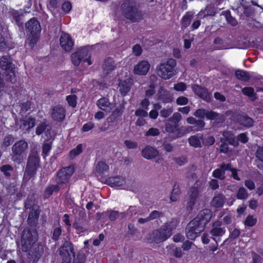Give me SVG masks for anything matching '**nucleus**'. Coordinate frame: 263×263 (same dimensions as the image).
<instances>
[{
    "label": "nucleus",
    "instance_id": "1",
    "mask_svg": "<svg viewBox=\"0 0 263 263\" xmlns=\"http://www.w3.org/2000/svg\"><path fill=\"white\" fill-rule=\"evenodd\" d=\"M212 217V212L209 209L201 211L197 216L191 221L186 228V236L191 240H194L202 232L205 225Z\"/></svg>",
    "mask_w": 263,
    "mask_h": 263
},
{
    "label": "nucleus",
    "instance_id": "2",
    "mask_svg": "<svg viewBox=\"0 0 263 263\" xmlns=\"http://www.w3.org/2000/svg\"><path fill=\"white\" fill-rule=\"evenodd\" d=\"M60 254L63 258L62 263H84L86 257L84 253L79 251L74 258V249L71 242L65 241L60 249Z\"/></svg>",
    "mask_w": 263,
    "mask_h": 263
},
{
    "label": "nucleus",
    "instance_id": "3",
    "mask_svg": "<svg viewBox=\"0 0 263 263\" xmlns=\"http://www.w3.org/2000/svg\"><path fill=\"white\" fill-rule=\"evenodd\" d=\"M176 226V221L167 222L160 229L154 231L149 235L147 240L149 242L159 243L166 240L171 236L172 230Z\"/></svg>",
    "mask_w": 263,
    "mask_h": 263
},
{
    "label": "nucleus",
    "instance_id": "4",
    "mask_svg": "<svg viewBox=\"0 0 263 263\" xmlns=\"http://www.w3.org/2000/svg\"><path fill=\"white\" fill-rule=\"evenodd\" d=\"M123 15L133 22L140 20L142 14L136 6V3L130 0H124L121 5Z\"/></svg>",
    "mask_w": 263,
    "mask_h": 263
},
{
    "label": "nucleus",
    "instance_id": "5",
    "mask_svg": "<svg viewBox=\"0 0 263 263\" xmlns=\"http://www.w3.org/2000/svg\"><path fill=\"white\" fill-rule=\"evenodd\" d=\"M176 65V62L173 59H169L166 62L161 63L156 67L158 76L164 80L170 79L174 74Z\"/></svg>",
    "mask_w": 263,
    "mask_h": 263
},
{
    "label": "nucleus",
    "instance_id": "6",
    "mask_svg": "<svg viewBox=\"0 0 263 263\" xmlns=\"http://www.w3.org/2000/svg\"><path fill=\"white\" fill-rule=\"evenodd\" d=\"M28 147V144L25 140H21L15 143L12 147L13 160L20 162L25 158Z\"/></svg>",
    "mask_w": 263,
    "mask_h": 263
},
{
    "label": "nucleus",
    "instance_id": "7",
    "mask_svg": "<svg viewBox=\"0 0 263 263\" xmlns=\"http://www.w3.org/2000/svg\"><path fill=\"white\" fill-rule=\"evenodd\" d=\"M106 182L111 187L121 189H128L130 187V181L120 176L110 177L107 179Z\"/></svg>",
    "mask_w": 263,
    "mask_h": 263
},
{
    "label": "nucleus",
    "instance_id": "8",
    "mask_svg": "<svg viewBox=\"0 0 263 263\" xmlns=\"http://www.w3.org/2000/svg\"><path fill=\"white\" fill-rule=\"evenodd\" d=\"M39 158L36 154H33L29 158L26 171L24 174V178L27 179L30 176L35 173L39 166Z\"/></svg>",
    "mask_w": 263,
    "mask_h": 263
},
{
    "label": "nucleus",
    "instance_id": "9",
    "mask_svg": "<svg viewBox=\"0 0 263 263\" xmlns=\"http://www.w3.org/2000/svg\"><path fill=\"white\" fill-rule=\"evenodd\" d=\"M165 128V130L167 133L172 134L174 138L182 137L185 134L190 133L192 130L191 127L181 128L179 129L178 127L177 124L174 123V125H172L169 123H166Z\"/></svg>",
    "mask_w": 263,
    "mask_h": 263
},
{
    "label": "nucleus",
    "instance_id": "10",
    "mask_svg": "<svg viewBox=\"0 0 263 263\" xmlns=\"http://www.w3.org/2000/svg\"><path fill=\"white\" fill-rule=\"evenodd\" d=\"M221 222L216 221L214 222L212 226V229L210 232L212 235V239L217 242V239L222 236L226 232V229L224 227H221Z\"/></svg>",
    "mask_w": 263,
    "mask_h": 263
},
{
    "label": "nucleus",
    "instance_id": "11",
    "mask_svg": "<svg viewBox=\"0 0 263 263\" xmlns=\"http://www.w3.org/2000/svg\"><path fill=\"white\" fill-rule=\"evenodd\" d=\"M16 124L19 126L20 129L25 133L35 126V120L34 118L31 117H25L20 121H17Z\"/></svg>",
    "mask_w": 263,
    "mask_h": 263
},
{
    "label": "nucleus",
    "instance_id": "12",
    "mask_svg": "<svg viewBox=\"0 0 263 263\" xmlns=\"http://www.w3.org/2000/svg\"><path fill=\"white\" fill-rule=\"evenodd\" d=\"M151 67L150 63L146 60L139 61L134 67L133 72L138 75H146Z\"/></svg>",
    "mask_w": 263,
    "mask_h": 263
},
{
    "label": "nucleus",
    "instance_id": "13",
    "mask_svg": "<svg viewBox=\"0 0 263 263\" xmlns=\"http://www.w3.org/2000/svg\"><path fill=\"white\" fill-rule=\"evenodd\" d=\"M74 172L73 166H70L61 169L58 174L59 183H66Z\"/></svg>",
    "mask_w": 263,
    "mask_h": 263
},
{
    "label": "nucleus",
    "instance_id": "14",
    "mask_svg": "<svg viewBox=\"0 0 263 263\" xmlns=\"http://www.w3.org/2000/svg\"><path fill=\"white\" fill-rule=\"evenodd\" d=\"M34 240L29 231H24L22 236V249L23 251L27 252L32 246Z\"/></svg>",
    "mask_w": 263,
    "mask_h": 263
},
{
    "label": "nucleus",
    "instance_id": "15",
    "mask_svg": "<svg viewBox=\"0 0 263 263\" xmlns=\"http://www.w3.org/2000/svg\"><path fill=\"white\" fill-rule=\"evenodd\" d=\"M60 43L62 48L66 51H70L74 44L70 35L65 33L62 34Z\"/></svg>",
    "mask_w": 263,
    "mask_h": 263
},
{
    "label": "nucleus",
    "instance_id": "16",
    "mask_svg": "<svg viewBox=\"0 0 263 263\" xmlns=\"http://www.w3.org/2000/svg\"><path fill=\"white\" fill-rule=\"evenodd\" d=\"M27 31L32 35L37 34L41 31V28L39 22L35 18L30 19L26 24Z\"/></svg>",
    "mask_w": 263,
    "mask_h": 263
},
{
    "label": "nucleus",
    "instance_id": "17",
    "mask_svg": "<svg viewBox=\"0 0 263 263\" xmlns=\"http://www.w3.org/2000/svg\"><path fill=\"white\" fill-rule=\"evenodd\" d=\"M158 154V151L151 146H146L141 151L142 156L146 159H152L156 157Z\"/></svg>",
    "mask_w": 263,
    "mask_h": 263
},
{
    "label": "nucleus",
    "instance_id": "18",
    "mask_svg": "<svg viewBox=\"0 0 263 263\" xmlns=\"http://www.w3.org/2000/svg\"><path fill=\"white\" fill-rule=\"evenodd\" d=\"M98 107L104 111L109 112L113 108V104L110 103L107 98H101L96 103Z\"/></svg>",
    "mask_w": 263,
    "mask_h": 263
},
{
    "label": "nucleus",
    "instance_id": "19",
    "mask_svg": "<svg viewBox=\"0 0 263 263\" xmlns=\"http://www.w3.org/2000/svg\"><path fill=\"white\" fill-rule=\"evenodd\" d=\"M51 115L52 118L54 120L61 121L65 118V111L62 106H56L53 107Z\"/></svg>",
    "mask_w": 263,
    "mask_h": 263
},
{
    "label": "nucleus",
    "instance_id": "20",
    "mask_svg": "<svg viewBox=\"0 0 263 263\" xmlns=\"http://www.w3.org/2000/svg\"><path fill=\"white\" fill-rule=\"evenodd\" d=\"M192 89L195 93L198 95L200 98H202L203 100L207 102L210 101V95L206 89L203 88H201L198 85L193 86Z\"/></svg>",
    "mask_w": 263,
    "mask_h": 263
},
{
    "label": "nucleus",
    "instance_id": "21",
    "mask_svg": "<svg viewBox=\"0 0 263 263\" xmlns=\"http://www.w3.org/2000/svg\"><path fill=\"white\" fill-rule=\"evenodd\" d=\"M189 198L188 201V204L190 207H192L195 202L197 201V199L199 196V192L196 187H192L189 192Z\"/></svg>",
    "mask_w": 263,
    "mask_h": 263
},
{
    "label": "nucleus",
    "instance_id": "22",
    "mask_svg": "<svg viewBox=\"0 0 263 263\" xmlns=\"http://www.w3.org/2000/svg\"><path fill=\"white\" fill-rule=\"evenodd\" d=\"M130 86L131 80L129 79H127L126 80L120 81L118 88L121 94L125 95L130 90Z\"/></svg>",
    "mask_w": 263,
    "mask_h": 263
},
{
    "label": "nucleus",
    "instance_id": "23",
    "mask_svg": "<svg viewBox=\"0 0 263 263\" xmlns=\"http://www.w3.org/2000/svg\"><path fill=\"white\" fill-rule=\"evenodd\" d=\"M203 140V135L198 134L196 135L192 136L188 139V141L190 146L195 148L201 147V141Z\"/></svg>",
    "mask_w": 263,
    "mask_h": 263
},
{
    "label": "nucleus",
    "instance_id": "24",
    "mask_svg": "<svg viewBox=\"0 0 263 263\" xmlns=\"http://www.w3.org/2000/svg\"><path fill=\"white\" fill-rule=\"evenodd\" d=\"M85 54H86V50L84 49H81L73 53L71 56L72 63L75 65H79L81 60L84 58Z\"/></svg>",
    "mask_w": 263,
    "mask_h": 263
},
{
    "label": "nucleus",
    "instance_id": "25",
    "mask_svg": "<svg viewBox=\"0 0 263 263\" xmlns=\"http://www.w3.org/2000/svg\"><path fill=\"white\" fill-rule=\"evenodd\" d=\"M226 201V198L223 195L218 194L213 198L211 205L215 208L222 207Z\"/></svg>",
    "mask_w": 263,
    "mask_h": 263
},
{
    "label": "nucleus",
    "instance_id": "26",
    "mask_svg": "<svg viewBox=\"0 0 263 263\" xmlns=\"http://www.w3.org/2000/svg\"><path fill=\"white\" fill-rule=\"evenodd\" d=\"M237 121L240 125L247 127H249L253 124V120L251 118L245 116H239Z\"/></svg>",
    "mask_w": 263,
    "mask_h": 263
},
{
    "label": "nucleus",
    "instance_id": "27",
    "mask_svg": "<svg viewBox=\"0 0 263 263\" xmlns=\"http://www.w3.org/2000/svg\"><path fill=\"white\" fill-rule=\"evenodd\" d=\"M206 118L209 120H216L218 122H222L224 120V116L213 111H206Z\"/></svg>",
    "mask_w": 263,
    "mask_h": 263
},
{
    "label": "nucleus",
    "instance_id": "28",
    "mask_svg": "<svg viewBox=\"0 0 263 263\" xmlns=\"http://www.w3.org/2000/svg\"><path fill=\"white\" fill-rule=\"evenodd\" d=\"M50 130V126L47 125L46 122H43L37 125L35 133L36 135H40L42 133H46Z\"/></svg>",
    "mask_w": 263,
    "mask_h": 263
},
{
    "label": "nucleus",
    "instance_id": "29",
    "mask_svg": "<svg viewBox=\"0 0 263 263\" xmlns=\"http://www.w3.org/2000/svg\"><path fill=\"white\" fill-rule=\"evenodd\" d=\"M242 92L245 95L247 96L252 100H254L256 99V94L254 92V90L252 87H244L242 89Z\"/></svg>",
    "mask_w": 263,
    "mask_h": 263
},
{
    "label": "nucleus",
    "instance_id": "30",
    "mask_svg": "<svg viewBox=\"0 0 263 263\" xmlns=\"http://www.w3.org/2000/svg\"><path fill=\"white\" fill-rule=\"evenodd\" d=\"M235 76L236 78L243 81H247L249 79V76L248 73L245 71L241 70H237L235 72Z\"/></svg>",
    "mask_w": 263,
    "mask_h": 263
},
{
    "label": "nucleus",
    "instance_id": "31",
    "mask_svg": "<svg viewBox=\"0 0 263 263\" xmlns=\"http://www.w3.org/2000/svg\"><path fill=\"white\" fill-rule=\"evenodd\" d=\"M103 68L106 74L108 73L109 71L112 70L114 69V65L112 61L110 59L105 61L103 65Z\"/></svg>",
    "mask_w": 263,
    "mask_h": 263
},
{
    "label": "nucleus",
    "instance_id": "32",
    "mask_svg": "<svg viewBox=\"0 0 263 263\" xmlns=\"http://www.w3.org/2000/svg\"><path fill=\"white\" fill-rule=\"evenodd\" d=\"M108 166L104 162H99L96 165V170L98 173H102L108 171Z\"/></svg>",
    "mask_w": 263,
    "mask_h": 263
},
{
    "label": "nucleus",
    "instance_id": "33",
    "mask_svg": "<svg viewBox=\"0 0 263 263\" xmlns=\"http://www.w3.org/2000/svg\"><path fill=\"white\" fill-rule=\"evenodd\" d=\"M257 222V218L252 215H249L245 220L244 224L248 227H253Z\"/></svg>",
    "mask_w": 263,
    "mask_h": 263
},
{
    "label": "nucleus",
    "instance_id": "34",
    "mask_svg": "<svg viewBox=\"0 0 263 263\" xmlns=\"http://www.w3.org/2000/svg\"><path fill=\"white\" fill-rule=\"evenodd\" d=\"M82 152V146L81 144H79L77 146L72 149L69 152V156L71 158L73 159L75 158L77 156L80 154Z\"/></svg>",
    "mask_w": 263,
    "mask_h": 263
},
{
    "label": "nucleus",
    "instance_id": "35",
    "mask_svg": "<svg viewBox=\"0 0 263 263\" xmlns=\"http://www.w3.org/2000/svg\"><path fill=\"white\" fill-rule=\"evenodd\" d=\"M193 15L190 12H187L182 18V26L187 27L191 23Z\"/></svg>",
    "mask_w": 263,
    "mask_h": 263
},
{
    "label": "nucleus",
    "instance_id": "36",
    "mask_svg": "<svg viewBox=\"0 0 263 263\" xmlns=\"http://www.w3.org/2000/svg\"><path fill=\"white\" fill-rule=\"evenodd\" d=\"M179 190L177 186H174L170 196V200L172 202L176 201L179 197Z\"/></svg>",
    "mask_w": 263,
    "mask_h": 263
},
{
    "label": "nucleus",
    "instance_id": "37",
    "mask_svg": "<svg viewBox=\"0 0 263 263\" xmlns=\"http://www.w3.org/2000/svg\"><path fill=\"white\" fill-rule=\"evenodd\" d=\"M248 194L244 187L239 189L236 195V197L239 199H246L248 198Z\"/></svg>",
    "mask_w": 263,
    "mask_h": 263
},
{
    "label": "nucleus",
    "instance_id": "38",
    "mask_svg": "<svg viewBox=\"0 0 263 263\" xmlns=\"http://www.w3.org/2000/svg\"><path fill=\"white\" fill-rule=\"evenodd\" d=\"M213 176L220 180H223L225 177L224 171L221 167L217 168L213 172Z\"/></svg>",
    "mask_w": 263,
    "mask_h": 263
},
{
    "label": "nucleus",
    "instance_id": "39",
    "mask_svg": "<svg viewBox=\"0 0 263 263\" xmlns=\"http://www.w3.org/2000/svg\"><path fill=\"white\" fill-rule=\"evenodd\" d=\"M173 111V109L172 107L164 108L160 111V115L163 118H167L172 114Z\"/></svg>",
    "mask_w": 263,
    "mask_h": 263
},
{
    "label": "nucleus",
    "instance_id": "40",
    "mask_svg": "<svg viewBox=\"0 0 263 263\" xmlns=\"http://www.w3.org/2000/svg\"><path fill=\"white\" fill-rule=\"evenodd\" d=\"M77 98L74 95H69L67 97L66 100L69 105L74 107L77 104Z\"/></svg>",
    "mask_w": 263,
    "mask_h": 263
},
{
    "label": "nucleus",
    "instance_id": "41",
    "mask_svg": "<svg viewBox=\"0 0 263 263\" xmlns=\"http://www.w3.org/2000/svg\"><path fill=\"white\" fill-rule=\"evenodd\" d=\"M223 137L226 138L227 140H228L229 143L231 145H233L235 146L238 145V142L235 141V143H233L231 141L232 137H233V135L229 132H225L223 133Z\"/></svg>",
    "mask_w": 263,
    "mask_h": 263
},
{
    "label": "nucleus",
    "instance_id": "42",
    "mask_svg": "<svg viewBox=\"0 0 263 263\" xmlns=\"http://www.w3.org/2000/svg\"><path fill=\"white\" fill-rule=\"evenodd\" d=\"M160 134L159 130L156 128H151L145 133L146 136H156Z\"/></svg>",
    "mask_w": 263,
    "mask_h": 263
},
{
    "label": "nucleus",
    "instance_id": "43",
    "mask_svg": "<svg viewBox=\"0 0 263 263\" xmlns=\"http://www.w3.org/2000/svg\"><path fill=\"white\" fill-rule=\"evenodd\" d=\"M124 144L126 147L129 149H135L138 146V143L136 141L128 140L124 141Z\"/></svg>",
    "mask_w": 263,
    "mask_h": 263
},
{
    "label": "nucleus",
    "instance_id": "44",
    "mask_svg": "<svg viewBox=\"0 0 263 263\" xmlns=\"http://www.w3.org/2000/svg\"><path fill=\"white\" fill-rule=\"evenodd\" d=\"M181 118V116L179 112H175L169 118L168 121L177 124Z\"/></svg>",
    "mask_w": 263,
    "mask_h": 263
},
{
    "label": "nucleus",
    "instance_id": "45",
    "mask_svg": "<svg viewBox=\"0 0 263 263\" xmlns=\"http://www.w3.org/2000/svg\"><path fill=\"white\" fill-rule=\"evenodd\" d=\"M174 88L177 91H183L186 89V85L183 82H180L175 84Z\"/></svg>",
    "mask_w": 263,
    "mask_h": 263
},
{
    "label": "nucleus",
    "instance_id": "46",
    "mask_svg": "<svg viewBox=\"0 0 263 263\" xmlns=\"http://www.w3.org/2000/svg\"><path fill=\"white\" fill-rule=\"evenodd\" d=\"M12 167L9 165H4L1 167V170L6 176L10 175V172L12 171Z\"/></svg>",
    "mask_w": 263,
    "mask_h": 263
},
{
    "label": "nucleus",
    "instance_id": "47",
    "mask_svg": "<svg viewBox=\"0 0 263 263\" xmlns=\"http://www.w3.org/2000/svg\"><path fill=\"white\" fill-rule=\"evenodd\" d=\"M59 187V185H51L47 187L46 190L45 194L47 196L51 195L54 191L58 190Z\"/></svg>",
    "mask_w": 263,
    "mask_h": 263
},
{
    "label": "nucleus",
    "instance_id": "48",
    "mask_svg": "<svg viewBox=\"0 0 263 263\" xmlns=\"http://www.w3.org/2000/svg\"><path fill=\"white\" fill-rule=\"evenodd\" d=\"M142 49L141 47L138 45L136 44L134 45L133 47V53L135 55L139 56L142 53Z\"/></svg>",
    "mask_w": 263,
    "mask_h": 263
},
{
    "label": "nucleus",
    "instance_id": "49",
    "mask_svg": "<svg viewBox=\"0 0 263 263\" xmlns=\"http://www.w3.org/2000/svg\"><path fill=\"white\" fill-rule=\"evenodd\" d=\"M206 111L205 109H198L197 110H196L194 112V115L195 116H196L197 117L203 119L204 118L205 116L206 117Z\"/></svg>",
    "mask_w": 263,
    "mask_h": 263
},
{
    "label": "nucleus",
    "instance_id": "50",
    "mask_svg": "<svg viewBox=\"0 0 263 263\" xmlns=\"http://www.w3.org/2000/svg\"><path fill=\"white\" fill-rule=\"evenodd\" d=\"M155 85L154 84H152L149 85V88H148L145 91V95L147 97L152 96L153 94H154L155 90Z\"/></svg>",
    "mask_w": 263,
    "mask_h": 263
},
{
    "label": "nucleus",
    "instance_id": "51",
    "mask_svg": "<svg viewBox=\"0 0 263 263\" xmlns=\"http://www.w3.org/2000/svg\"><path fill=\"white\" fill-rule=\"evenodd\" d=\"M192 246H194V244L193 242L186 240L183 243L182 248L184 251H188L191 249Z\"/></svg>",
    "mask_w": 263,
    "mask_h": 263
},
{
    "label": "nucleus",
    "instance_id": "52",
    "mask_svg": "<svg viewBox=\"0 0 263 263\" xmlns=\"http://www.w3.org/2000/svg\"><path fill=\"white\" fill-rule=\"evenodd\" d=\"M188 102V99L185 97H180L176 100V103L178 105H185Z\"/></svg>",
    "mask_w": 263,
    "mask_h": 263
},
{
    "label": "nucleus",
    "instance_id": "53",
    "mask_svg": "<svg viewBox=\"0 0 263 263\" xmlns=\"http://www.w3.org/2000/svg\"><path fill=\"white\" fill-rule=\"evenodd\" d=\"M95 126L94 123L92 122H88L85 123L82 127V130L83 132H88L90 129H92Z\"/></svg>",
    "mask_w": 263,
    "mask_h": 263
},
{
    "label": "nucleus",
    "instance_id": "54",
    "mask_svg": "<svg viewBox=\"0 0 263 263\" xmlns=\"http://www.w3.org/2000/svg\"><path fill=\"white\" fill-rule=\"evenodd\" d=\"M256 157L261 161H263V146L258 147L256 153Z\"/></svg>",
    "mask_w": 263,
    "mask_h": 263
},
{
    "label": "nucleus",
    "instance_id": "55",
    "mask_svg": "<svg viewBox=\"0 0 263 263\" xmlns=\"http://www.w3.org/2000/svg\"><path fill=\"white\" fill-rule=\"evenodd\" d=\"M13 142V138L11 136H8L5 138L3 145L6 146L10 145Z\"/></svg>",
    "mask_w": 263,
    "mask_h": 263
},
{
    "label": "nucleus",
    "instance_id": "56",
    "mask_svg": "<svg viewBox=\"0 0 263 263\" xmlns=\"http://www.w3.org/2000/svg\"><path fill=\"white\" fill-rule=\"evenodd\" d=\"M62 8L64 11L67 13L70 11L72 7L71 4L69 2H66L63 4Z\"/></svg>",
    "mask_w": 263,
    "mask_h": 263
},
{
    "label": "nucleus",
    "instance_id": "57",
    "mask_svg": "<svg viewBox=\"0 0 263 263\" xmlns=\"http://www.w3.org/2000/svg\"><path fill=\"white\" fill-rule=\"evenodd\" d=\"M226 19L227 22L230 23L232 26H235L237 24L236 20L232 17L230 14L226 15Z\"/></svg>",
    "mask_w": 263,
    "mask_h": 263
},
{
    "label": "nucleus",
    "instance_id": "58",
    "mask_svg": "<svg viewBox=\"0 0 263 263\" xmlns=\"http://www.w3.org/2000/svg\"><path fill=\"white\" fill-rule=\"evenodd\" d=\"M62 232L61 229L60 228H57L54 230L53 234V238L57 240L58 239L59 236H60Z\"/></svg>",
    "mask_w": 263,
    "mask_h": 263
},
{
    "label": "nucleus",
    "instance_id": "59",
    "mask_svg": "<svg viewBox=\"0 0 263 263\" xmlns=\"http://www.w3.org/2000/svg\"><path fill=\"white\" fill-rule=\"evenodd\" d=\"M160 216V213L159 212L157 211H154L152 212L150 214L149 216L148 217L149 220H152L155 219L157 218Z\"/></svg>",
    "mask_w": 263,
    "mask_h": 263
},
{
    "label": "nucleus",
    "instance_id": "60",
    "mask_svg": "<svg viewBox=\"0 0 263 263\" xmlns=\"http://www.w3.org/2000/svg\"><path fill=\"white\" fill-rule=\"evenodd\" d=\"M174 255L177 258H180L182 256L181 249L179 248H175L173 250Z\"/></svg>",
    "mask_w": 263,
    "mask_h": 263
},
{
    "label": "nucleus",
    "instance_id": "61",
    "mask_svg": "<svg viewBox=\"0 0 263 263\" xmlns=\"http://www.w3.org/2000/svg\"><path fill=\"white\" fill-rule=\"evenodd\" d=\"M105 116V114L103 111H98L95 114L94 117L96 120H100L104 118Z\"/></svg>",
    "mask_w": 263,
    "mask_h": 263
},
{
    "label": "nucleus",
    "instance_id": "62",
    "mask_svg": "<svg viewBox=\"0 0 263 263\" xmlns=\"http://www.w3.org/2000/svg\"><path fill=\"white\" fill-rule=\"evenodd\" d=\"M245 186L250 190H252L255 188V184L251 180H247L245 182Z\"/></svg>",
    "mask_w": 263,
    "mask_h": 263
},
{
    "label": "nucleus",
    "instance_id": "63",
    "mask_svg": "<svg viewBox=\"0 0 263 263\" xmlns=\"http://www.w3.org/2000/svg\"><path fill=\"white\" fill-rule=\"evenodd\" d=\"M258 204V201L255 199H251L249 201V206L251 209L254 210L256 209L257 207Z\"/></svg>",
    "mask_w": 263,
    "mask_h": 263
},
{
    "label": "nucleus",
    "instance_id": "64",
    "mask_svg": "<svg viewBox=\"0 0 263 263\" xmlns=\"http://www.w3.org/2000/svg\"><path fill=\"white\" fill-rule=\"evenodd\" d=\"M237 139L243 143H245L248 141V138L246 135L244 133L239 134L237 137Z\"/></svg>",
    "mask_w": 263,
    "mask_h": 263
}]
</instances>
